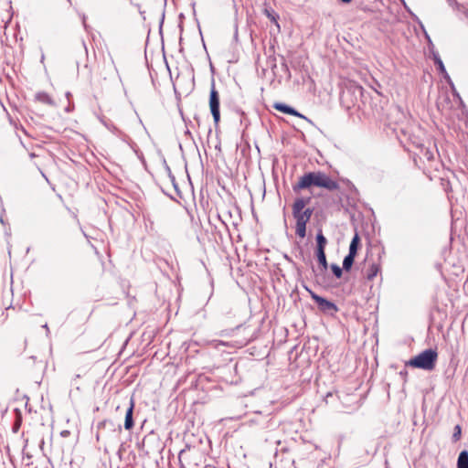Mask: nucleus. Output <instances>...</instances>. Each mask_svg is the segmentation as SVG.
I'll list each match as a JSON object with an SVG mask.
<instances>
[{
  "mask_svg": "<svg viewBox=\"0 0 468 468\" xmlns=\"http://www.w3.org/2000/svg\"><path fill=\"white\" fill-rule=\"evenodd\" d=\"M312 186L323 187L329 191L339 189V184L321 171L304 174L299 178V181L292 186V189L294 192H299Z\"/></svg>",
  "mask_w": 468,
  "mask_h": 468,
  "instance_id": "f257e3e1",
  "label": "nucleus"
},
{
  "mask_svg": "<svg viewBox=\"0 0 468 468\" xmlns=\"http://www.w3.org/2000/svg\"><path fill=\"white\" fill-rule=\"evenodd\" d=\"M35 101L48 106H54L53 99L45 91H39L35 94Z\"/></svg>",
  "mask_w": 468,
  "mask_h": 468,
  "instance_id": "1a4fd4ad",
  "label": "nucleus"
},
{
  "mask_svg": "<svg viewBox=\"0 0 468 468\" xmlns=\"http://www.w3.org/2000/svg\"><path fill=\"white\" fill-rule=\"evenodd\" d=\"M331 270L337 279H340L342 277L344 270L343 268H340L337 264H332Z\"/></svg>",
  "mask_w": 468,
  "mask_h": 468,
  "instance_id": "dca6fc26",
  "label": "nucleus"
},
{
  "mask_svg": "<svg viewBox=\"0 0 468 468\" xmlns=\"http://www.w3.org/2000/svg\"><path fill=\"white\" fill-rule=\"evenodd\" d=\"M423 156L428 160V161H431L434 159V154L433 153L429 150V149H425L423 151Z\"/></svg>",
  "mask_w": 468,
  "mask_h": 468,
  "instance_id": "aec40b11",
  "label": "nucleus"
},
{
  "mask_svg": "<svg viewBox=\"0 0 468 468\" xmlns=\"http://www.w3.org/2000/svg\"><path fill=\"white\" fill-rule=\"evenodd\" d=\"M358 245H359V237L357 234H356L350 242L348 255L356 257V255L357 253V250H358Z\"/></svg>",
  "mask_w": 468,
  "mask_h": 468,
  "instance_id": "9b49d317",
  "label": "nucleus"
},
{
  "mask_svg": "<svg viewBox=\"0 0 468 468\" xmlns=\"http://www.w3.org/2000/svg\"><path fill=\"white\" fill-rule=\"evenodd\" d=\"M400 1H401V3L404 5V6L406 7V3H405V1H404V0H400Z\"/></svg>",
  "mask_w": 468,
  "mask_h": 468,
  "instance_id": "b1692460",
  "label": "nucleus"
},
{
  "mask_svg": "<svg viewBox=\"0 0 468 468\" xmlns=\"http://www.w3.org/2000/svg\"><path fill=\"white\" fill-rule=\"evenodd\" d=\"M327 243L326 238L319 231L316 235V250H324Z\"/></svg>",
  "mask_w": 468,
  "mask_h": 468,
  "instance_id": "ddd939ff",
  "label": "nucleus"
},
{
  "mask_svg": "<svg viewBox=\"0 0 468 468\" xmlns=\"http://www.w3.org/2000/svg\"><path fill=\"white\" fill-rule=\"evenodd\" d=\"M434 62L441 73H446L445 67L438 56H434Z\"/></svg>",
  "mask_w": 468,
  "mask_h": 468,
  "instance_id": "6ab92c4d",
  "label": "nucleus"
},
{
  "mask_svg": "<svg viewBox=\"0 0 468 468\" xmlns=\"http://www.w3.org/2000/svg\"><path fill=\"white\" fill-rule=\"evenodd\" d=\"M312 299L317 303L318 308L321 312L326 313V314H334L338 311V308L336 304L322 296H319L318 294L310 292Z\"/></svg>",
  "mask_w": 468,
  "mask_h": 468,
  "instance_id": "423d86ee",
  "label": "nucleus"
},
{
  "mask_svg": "<svg viewBox=\"0 0 468 468\" xmlns=\"http://www.w3.org/2000/svg\"><path fill=\"white\" fill-rule=\"evenodd\" d=\"M133 409H134V401L133 399H131L130 405L126 410L125 420H124V429L127 431L132 430L134 426L133 418Z\"/></svg>",
  "mask_w": 468,
  "mask_h": 468,
  "instance_id": "0eeeda50",
  "label": "nucleus"
},
{
  "mask_svg": "<svg viewBox=\"0 0 468 468\" xmlns=\"http://www.w3.org/2000/svg\"><path fill=\"white\" fill-rule=\"evenodd\" d=\"M209 108L213 117V121L215 126L218 125L220 121V112H219V95L215 88V83L212 82L210 94H209Z\"/></svg>",
  "mask_w": 468,
  "mask_h": 468,
  "instance_id": "39448f33",
  "label": "nucleus"
},
{
  "mask_svg": "<svg viewBox=\"0 0 468 468\" xmlns=\"http://www.w3.org/2000/svg\"><path fill=\"white\" fill-rule=\"evenodd\" d=\"M379 266L376 263H372L367 271L365 277L368 281H372L378 273Z\"/></svg>",
  "mask_w": 468,
  "mask_h": 468,
  "instance_id": "f8f14e48",
  "label": "nucleus"
},
{
  "mask_svg": "<svg viewBox=\"0 0 468 468\" xmlns=\"http://www.w3.org/2000/svg\"><path fill=\"white\" fill-rule=\"evenodd\" d=\"M448 1L450 2L451 0H448Z\"/></svg>",
  "mask_w": 468,
  "mask_h": 468,
  "instance_id": "cd10ccee",
  "label": "nucleus"
},
{
  "mask_svg": "<svg viewBox=\"0 0 468 468\" xmlns=\"http://www.w3.org/2000/svg\"><path fill=\"white\" fill-rule=\"evenodd\" d=\"M438 358L436 350L429 348L409 360L406 365L424 370H432Z\"/></svg>",
  "mask_w": 468,
  "mask_h": 468,
  "instance_id": "7ed1b4c3",
  "label": "nucleus"
},
{
  "mask_svg": "<svg viewBox=\"0 0 468 468\" xmlns=\"http://www.w3.org/2000/svg\"><path fill=\"white\" fill-rule=\"evenodd\" d=\"M181 468H185V466H184V465H182V466H181Z\"/></svg>",
  "mask_w": 468,
  "mask_h": 468,
  "instance_id": "bb28decb",
  "label": "nucleus"
},
{
  "mask_svg": "<svg viewBox=\"0 0 468 468\" xmlns=\"http://www.w3.org/2000/svg\"><path fill=\"white\" fill-rule=\"evenodd\" d=\"M23 146L28 152L29 157L31 159H34V158L37 159V161L35 162L34 165L37 166V168L40 172L41 176L48 182V184L51 185L48 176L41 169V166L44 165L43 159H45L44 149L40 145L31 146L30 148L27 147L25 144H23Z\"/></svg>",
  "mask_w": 468,
  "mask_h": 468,
  "instance_id": "20e7f679",
  "label": "nucleus"
},
{
  "mask_svg": "<svg viewBox=\"0 0 468 468\" xmlns=\"http://www.w3.org/2000/svg\"><path fill=\"white\" fill-rule=\"evenodd\" d=\"M465 16L468 18V11L465 13Z\"/></svg>",
  "mask_w": 468,
  "mask_h": 468,
  "instance_id": "393cba45",
  "label": "nucleus"
},
{
  "mask_svg": "<svg viewBox=\"0 0 468 468\" xmlns=\"http://www.w3.org/2000/svg\"><path fill=\"white\" fill-rule=\"evenodd\" d=\"M343 3H349L351 0H341Z\"/></svg>",
  "mask_w": 468,
  "mask_h": 468,
  "instance_id": "5701e85b",
  "label": "nucleus"
},
{
  "mask_svg": "<svg viewBox=\"0 0 468 468\" xmlns=\"http://www.w3.org/2000/svg\"><path fill=\"white\" fill-rule=\"evenodd\" d=\"M462 435V429L460 425H456L454 427L453 434H452V441H458L461 439Z\"/></svg>",
  "mask_w": 468,
  "mask_h": 468,
  "instance_id": "a211bd4d",
  "label": "nucleus"
},
{
  "mask_svg": "<svg viewBox=\"0 0 468 468\" xmlns=\"http://www.w3.org/2000/svg\"><path fill=\"white\" fill-rule=\"evenodd\" d=\"M273 108L281 112H283V113H287V114L293 115V116H298L301 118H305L303 115L299 113L295 109L292 108L289 105L282 103V102H275L273 105Z\"/></svg>",
  "mask_w": 468,
  "mask_h": 468,
  "instance_id": "6e6552de",
  "label": "nucleus"
},
{
  "mask_svg": "<svg viewBox=\"0 0 468 468\" xmlns=\"http://www.w3.org/2000/svg\"><path fill=\"white\" fill-rule=\"evenodd\" d=\"M70 4V0H67Z\"/></svg>",
  "mask_w": 468,
  "mask_h": 468,
  "instance_id": "a878e982",
  "label": "nucleus"
},
{
  "mask_svg": "<svg viewBox=\"0 0 468 468\" xmlns=\"http://www.w3.org/2000/svg\"><path fill=\"white\" fill-rule=\"evenodd\" d=\"M316 257L318 260V262L323 267V270L325 271L328 268V263L326 261L325 251L324 250H316Z\"/></svg>",
  "mask_w": 468,
  "mask_h": 468,
  "instance_id": "4468645a",
  "label": "nucleus"
},
{
  "mask_svg": "<svg viewBox=\"0 0 468 468\" xmlns=\"http://www.w3.org/2000/svg\"><path fill=\"white\" fill-rule=\"evenodd\" d=\"M43 327H44V329L47 330V332H49V328H48V324H44Z\"/></svg>",
  "mask_w": 468,
  "mask_h": 468,
  "instance_id": "4be33fe9",
  "label": "nucleus"
},
{
  "mask_svg": "<svg viewBox=\"0 0 468 468\" xmlns=\"http://www.w3.org/2000/svg\"><path fill=\"white\" fill-rule=\"evenodd\" d=\"M60 435H61L62 437H67V436H69V431H62L60 432Z\"/></svg>",
  "mask_w": 468,
  "mask_h": 468,
  "instance_id": "412c9836",
  "label": "nucleus"
},
{
  "mask_svg": "<svg viewBox=\"0 0 468 468\" xmlns=\"http://www.w3.org/2000/svg\"><path fill=\"white\" fill-rule=\"evenodd\" d=\"M254 422V420H251ZM271 419H268L267 417H260L259 420H255V422L262 424V428H269L271 426Z\"/></svg>",
  "mask_w": 468,
  "mask_h": 468,
  "instance_id": "f3484780",
  "label": "nucleus"
},
{
  "mask_svg": "<svg viewBox=\"0 0 468 468\" xmlns=\"http://www.w3.org/2000/svg\"><path fill=\"white\" fill-rule=\"evenodd\" d=\"M310 201V198L304 199V198H297L292 204V216L294 219L296 220V226H295V233L300 238H304L306 235V224L310 220L314 209L313 208H306L304 209L306 204Z\"/></svg>",
  "mask_w": 468,
  "mask_h": 468,
  "instance_id": "f03ea898",
  "label": "nucleus"
},
{
  "mask_svg": "<svg viewBox=\"0 0 468 468\" xmlns=\"http://www.w3.org/2000/svg\"><path fill=\"white\" fill-rule=\"evenodd\" d=\"M355 258L354 256H351V255H346L345 258H344V261H343V269L345 271H349L351 268H352V265L354 263V261H355Z\"/></svg>",
  "mask_w": 468,
  "mask_h": 468,
  "instance_id": "2eb2a0df",
  "label": "nucleus"
},
{
  "mask_svg": "<svg viewBox=\"0 0 468 468\" xmlns=\"http://www.w3.org/2000/svg\"><path fill=\"white\" fill-rule=\"evenodd\" d=\"M457 468H468V452L462 451L458 456Z\"/></svg>",
  "mask_w": 468,
  "mask_h": 468,
  "instance_id": "9d476101",
  "label": "nucleus"
}]
</instances>
